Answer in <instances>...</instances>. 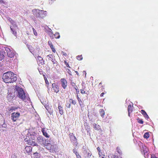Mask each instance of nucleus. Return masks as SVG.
I'll use <instances>...</instances> for the list:
<instances>
[{"label": "nucleus", "instance_id": "nucleus-46", "mask_svg": "<svg viewBox=\"0 0 158 158\" xmlns=\"http://www.w3.org/2000/svg\"><path fill=\"white\" fill-rule=\"evenodd\" d=\"M71 84H72V85L73 87H74V86H76V87H77V88H78V87H77V86L75 85V83L74 82H72L71 83Z\"/></svg>", "mask_w": 158, "mask_h": 158}, {"label": "nucleus", "instance_id": "nucleus-8", "mask_svg": "<svg viewBox=\"0 0 158 158\" xmlns=\"http://www.w3.org/2000/svg\"><path fill=\"white\" fill-rule=\"evenodd\" d=\"M70 138L72 142L73 143V145L74 146H77V139L73 135H71L70 136Z\"/></svg>", "mask_w": 158, "mask_h": 158}, {"label": "nucleus", "instance_id": "nucleus-40", "mask_svg": "<svg viewBox=\"0 0 158 158\" xmlns=\"http://www.w3.org/2000/svg\"><path fill=\"white\" fill-rule=\"evenodd\" d=\"M138 122L139 123L142 124H143V121L141 119H139V120L138 121Z\"/></svg>", "mask_w": 158, "mask_h": 158}, {"label": "nucleus", "instance_id": "nucleus-22", "mask_svg": "<svg viewBox=\"0 0 158 158\" xmlns=\"http://www.w3.org/2000/svg\"><path fill=\"white\" fill-rule=\"evenodd\" d=\"M47 31V32L49 35L50 37H53V38L54 37H53V35H52L53 33L52 32V30L51 29L48 28V30Z\"/></svg>", "mask_w": 158, "mask_h": 158}, {"label": "nucleus", "instance_id": "nucleus-63", "mask_svg": "<svg viewBox=\"0 0 158 158\" xmlns=\"http://www.w3.org/2000/svg\"><path fill=\"white\" fill-rule=\"evenodd\" d=\"M78 98H79V97H78V95H77V99H78Z\"/></svg>", "mask_w": 158, "mask_h": 158}, {"label": "nucleus", "instance_id": "nucleus-50", "mask_svg": "<svg viewBox=\"0 0 158 158\" xmlns=\"http://www.w3.org/2000/svg\"><path fill=\"white\" fill-rule=\"evenodd\" d=\"M52 50V51L54 52H56V50H55V49H54V48H53V47L52 48H51Z\"/></svg>", "mask_w": 158, "mask_h": 158}, {"label": "nucleus", "instance_id": "nucleus-7", "mask_svg": "<svg viewBox=\"0 0 158 158\" xmlns=\"http://www.w3.org/2000/svg\"><path fill=\"white\" fill-rule=\"evenodd\" d=\"M33 140H31V139H29L27 138H26L24 139V141L26 142H27V143L29 145L34 146H38V145L37 144L35 143L34 141H33Z\"/></svg>", "mask_w": 158, "mask_h": 158}, {"label": "nucleus", "instance_id": "nucleus-19", "mask_svg": "<svg viewBox=\"0 0 158 158\" xmlns=\"http://www.w3.org/2000/svg\"><path fill=\"white\" fill-rule=\"evenodd\" d=\"M47 57H49V59L51 60L53 64H55L56 63L55 62V59H53V57L52 55H49L47 56Z\"/></svg>", "mask_w": 158, "mask_h": 158}, {"label": "nucleus", "instance_id": "nucleus-3", "mask_svg": "<svg viewBox=\"0 0 158 158\" xmlns=\"http://www.w3.org/2000/svg\"><path fill=\"white\" fill-rule=\"evenodd\" d=\"M37 142L41 145L45 146L47 142H48V140L42 136H40L37 138Z\"/></svg>", "mask_w": 158, "mask_h": 158}, {"label": "nucleus", "instance_id": "nucleus-18", "mask_svg": "<svg viewBox=\"0 0 158 158\" xmlns=\"http://www.w3.org/2000/svg\"><path fill=\"white\" fill-rule=\"evenodd\" d=\"M32 148L29 146H27L25 147V150L27 153H29L31 151Z\"/></svg>", "mask_w": 158, "mask_h": 158}, {"label": "nucleus", "instance_id": "nucleus-57", "mask_svg": "<svg viewBox=\"0 0 158 158\" xmlns=\"http://www.w3.org/2000/svg\"><path fill=\"white\" fill-rule=\"evenodd\" d=\"M83 74H85V76H86V72H85V71H83Z\"/></svg>", "mask_w": 158, "mask_h": 158}, {"label": "nucleus", "instance_id": "nucleus-24", "mask_svg": "<svg viewBox=\"0 0 158 158\" xmlns=\"http://www.w3.org/2000/svg\"><path fill=\"white\" fill-rule=\"evenodd\" d=\"M99 113L101 116L103 118L105 114V112L104 110L102 109H100Z\"/></svg>", "mask_w": 158, "mask_h": 158}, {"label": "nucleus", "instance_id": "nucleus-58", "mask_svg": "<svg viewBox=\"0 0 158 158\" xmlns=\"http://www.w3.org/2000/svg\"><path fill=\"white\" fill-rule=\"evenodd\" d=\"M0 3H4V1L2 0H0Z\"/></svg>", "mask_w": 158, "mask_h": 158}, {"label": "nucleus", "instance_id": "nucleus-53", "mask_svg": "<svg viewBox=\"0 0 158 158\" xmlns=\"http://www.w3.org/2000/svg\"><path fill=\"white\" fill-rule=\"evenodd\" d=\"M104 94V93H101L100 94V96L102 97L103 96V95Z\"/></svg>", "mask_w": 158, "mask_h": 158}, {"label": "nucleus", "instance_id": "nucleus-27", "mask_svg": "<svg viewBox=\"0 0 158 158\" xmlns=\"http://www.w3.org/2000/svg\"><path fill=\"white\" fill-rule=\"evenodd\" d=\"M53 36H54V37L56 39H59L60 38V35L58 33L56 32Z\"/></svg>", "mask_w": 158, "mask_h": 158}, {"label": "nucleus", "instance_id": "nucleus-5", "mask_svg": "<svg viewBox=\"0 0 158 158\" xmlns=\"http://www.w3.org/2000/svg\"><path fill=\"white\" fill-rule=\"evenodd\" d=\"M5 51L6 52V54L8 57L12 58L15 55L14 52L11 50L10 48H5Z\"/></svg>", "mask_w": 158, "mask_h": 158}, {"label": "nucleus", "instance_id": "nucleus-41", "mask_svg": "<svg viewBox=\"0 0 158 158\" xmlns=\"http://www.w3.org/2000/svg\"><path fill=\"white\" fill-rule=\"evenodd\" d=\"M87 155L88 156V157L89 158H90L91 157L92 154L90 153H87Z\"/></svg>", "mask_w": 158, "mask_h": 158}, {"label": "nucleus", "instance_id": "nucleus-54", "mask_svg": "<svg viewBox=\"0 0 158 158\" xmlns=\"http://www.w3.org/2000/svg\"><path fill=\"white\" fill-rule=\"evenodd\" d=\"M151 158H158L157 157H156L155 156H152Z\"/></svg>", "mask_w": 158, "mask_h": 158}, {"label": "nucleus", "instance_id": "nucleus-6", "mask_svg": "<svg viewBox=\"0 0 158 158\" xmlns=\"http://www.w3.org/2000/svg\"><path fill=\"white\" fill-rule=\"evenodd\" d=\"M11 119L13 122H15L20 115V113L19 112H14L11 114Z\"/></svg>", "mask_w": 158, "mask_h": 158}, {"label": "nucleus", "instance_id": "nucleus-32", "mask_svg": "<svg viewBox=\"0 0 158 158\" xmlns=\"http://www.w3.org/2000/svg\"><path fill=\"white\" fill-rule=\"evenodd\" d=\"M17 109V108H16L15 107H11L10 108L9 110L10 111H13Z\"/></svg>", "mask_w": 158, "mask_h": 158}, {"label": "nucleus", "instance_id": "nucleus-61", "mask_svg": "<svg viewBox=\"0 0 158 158\" xmlns=\"http://www.w3.org/2000/svg\"><path fill=\"white\" fill-rule=\"evenodd\" d=\"M2 66V64L0 63V69H2V68H1V67Z\"/></svg>", "mask_w": 158, "mask_h": 158}, {"label": "nucleus", "instance_id": "nucleus-56", "mask_svg": "<svg viewBox=\"0 0 158 158\" xmlns=\"http://www.w3.org/2000/svg\"><path fill=\"white\" fill-rule=\"evenodd\" d=\"M74 88H75V89H76V92H77V87H76V86H74Z\"/></svg>", "mask_w": 158, "mask_h": 158}, {"label": "nucleus", "instance_id": "nucleus-12", "mask_svg": "<svg viewBox=\"0 0 158 158\" xmlns=\"http://www.w3.org/2000/svg\"><path fill=\"white\" fill-rule=\"evenodd\" d=\"M36 137V134L35 132H32L31 134H30V135L28 136V138L31 139V140H34Z\"/></svg>", "mask_w": 158, "mask_h": 158}, {"label": "nucleus", "instance_id": "nucleus-14", "mask_svg": "<svg viewBox=\"0 0 158 158\" xmlns=\"http://www.w3.org/2000/svg\"><path fill=\"white\" fill-rule=\"evenodd\" d=\"M45 146H46L45 148L48 150H53V146H52L50 143L47 142Z\"/></svg>", "mask_w": 158, "mask_h": 158}, {"label": "nucleus", "instance_id": "nucleus-25", "mask_svg": "<svg viewBox=\"0 0 158 158\" xmlns=\"http://www.w3.org/2000/svg\"><path fill=\"white\" fill-rule=\"evenodd\" d=\"M58 108L59 111L60 113L61 114H63V112L62 109V107L61 106L59 105Z\"/></svg>", "mask_w": 158, "mask_h": 158}, {"label": "nucleus", "instance_id": "nucleus-16", "mask_svg": "<svg viewBox=\"0 0 158 158\" xmlns=\"http://www.w3.org/2000/svg\"><path fill=\"white\" fill-rule=\"evenodd\" d=\"M142 148H143V151L144 154L145 155L146 154H147V155L148 154V148L145 146H142Z\"/></svg>", "mask_w": 158, "mask_h": 158}, {"label": "nucleus", "instance_id": "nucleus-51", "mask_svg": "<svg viewBox=\"0 0 158 158\" xmlns=\"http://www.w3.org/2000/svg\"><path fill=\"white\" fill-rule=\"evenodd\" d=\"M45 83L46 84H48V85L49 84V82L47 79H46V80L45 79Z\"/></svg>", "mask_w": 158, "mask_h": 158}, {"label": "nucleus", "instance_id": "nucleus-62", "mask_svg": "<svg viewBox=\"0 0 158 158\" xmlns=\"http://www.w3.org/2000/svg\"><path fill=\"white\" fill-rule=\"evenodd\" d=\"M75 72L77 74V75H78V73L77 71H75Z\"/></svg>", "mask_w": 158, "mask_h": 158}, {"label": "nucleus", "instance_id": "nucleus-35", "mask_svg": "<svg viewBox=\"0 0 158 158\" xmlns=\"http://www.w3.org/2000/svg\"><path fill=\"white\" fill-rule=\"evenodd\" d=\"M48 44L51 48L53 47L52 43L51 41H48Z\"/></svg>", "mask_w": 158, "mask_h": 158}, {"label": "nucleus", "instance_id": "nucleus-44", "mask_svg": "<svg viewBox=\"0 0 158 158\" xmlns=\"http://www.w3.org/2000/svg\"><path fill=\"white\" fill-rule=\"evenodd\" d=\"M8 20L10 23L12 22L13 20L10 18H8Z\"/></svg>", "mask_w": 158, "mask_h": 158}, {"label": "nucleus", "instance_id": "nucleus-11", "mask_svg": "<svg viewBox=\"0 0 158 158\" xmlns=\"http://www.w3.org/2000/svg\"><path fill=\"white\" fill-rule=\"evenodd\" d=\"M61 82L62 87L64 89H65L67 85V82L64 79H61Z\"/></svg>", "mask_w": 158, "mask_h": 158}, {"label": "nucleus", "instance_id": "nucleus-37", "mask_svg": "<svg viewBox=\"0 0 158 158\" xmlns=\"http://www.w3.org/2000/svg\"><path fill=\"white\" fill-rule=\"evenodd\" d=\"M32 29H33L34 34V35H37V32H36V30L34 28H33Z\"/></svg>", "mask_w": 158, "mask_h": 158}, {"label": "nucleus", "instance_id": "nucleus-2", "mask_svg": "<svg viewBox=\"0 0 158 158\" xmlns=\"http://www.w3.org/2000/svg\"><path fill=\"white\" fill-rule=\"evenodd\" d=\"M15 89L18 92L17 96L18 97L23 101L28 100L27 94L26 93L22 88L19 86H16Z\"/></svg>", "mask_w": 158, "mask_h": 158}, {"label": "nucleus", "instance_id": "nucleus-20", "mask_svg": "<svg viewBox=\"0 0 158 158\" xmlns=\"http://www.w3.org/2000/svg\"><path fill=\"white\" fill-rule=\"evenodd\" d=\"M133 106H131V105H129L128 107V115L130 116V114L132 111Z\"/></svg>", "mask_w": 158, "mask_h": 158}, {"label": "nucleus", "instance_id": "nucleus-47", "mask_svg": "<svg viewBox=\"0 0 158 158\" xmlns=\"http://www.w3.org/2000/svg\"><path fill=\"white\" fill-rule=\"evenodd\" d=\"M73 152L75 154H76L77 153V151L75 149H73Z\"/></svg>", "mask_w": 158, "mask_h": 158}, {"label": "nucleus", "instance_id": "nucleus-1", "mask_svg": "<svg viewBox=\"0 0 158 158\" xmlns=\"http://www.w3.org/2000/svg\"><path fill=\"white\" fill-rule=\"evenodd\" d=\"M3 81L6 83H13L17 80L16 75L10 71L4 73L2 76Z\"/></svg>", "mask_w": 158, "mask_h": 158}, {"label": "nucleus", "instance_id": "nucleus-64", "mask_svg": "<svg viewBox=\"0 0 158 158\" xmlns=\"http://www.w3.org/2000/svg\"><path fill=\"white\" fill-rule=\"evenodd\" d=\"M87 129H89V127H87Z\"/></svg>", "mask_w": 158, "mask_h": 158}, {"label": "nucleus", "instance_id": "nucleus-10", "mask_svg": "<svg viewBox=\"0 0 158 158\" xmlns=\"http://www.w3.org/2000/svg\"><path fill=\"white\" fill-rule=\"evenodd\" d=\"M38 12H39V14H40V17L42 18L44 16H46V11L43 10H40L38 9H37V10Z\"/></svg>", "mask_w": 158, "mask_h": 158}, {"label": "nucleus", "instance_id": "nucleus-55", "mask_svg": "<svg viewBox=\"0 0 158 158\" xmlns=\"http://www.w3.org/2000/svg\"><path fill=\"white\" fill-rule=\"evenodd\" d=\"M11 158H16V157L15 156H11Z\"/></svg>", "mask_w": 158, "mask_h": 158}, {"label": "nucleus", "instance_id": "nucleus-49", "mask_svg": "<svg viewBox=\"0 0 158 158\" xmlns=\"http://www.w3.org/2000/svg\"><path fill=\"white\" fill-rule=\"evenodd\" d=\"M113 158H119L118 156L117 155H113Z\"/></svg>", "mask_w": 158, "mask_h": 158}, {"label": "nucleus", "instance_id": "nucleus-31", "mask_svg": "<svg viewBox=\"0 0 158 158\" xmlns=\"http://www.w3.org/2000/svg\"><path fill=\"white\" fill-rule=\"evenodd\" d=\"M69 102L71 103L72 104L75 105L76 103V101L73 100V99H70L69 100Z\"/></svg>", "mask_w": 158, "mask_h": 158}, {"label": "nucleus", "instance_id": "nucleus-34", "mask_svg": "<svg viewBox=\"0 0 158 158\" xmlns=\"http://www.w3.org/2000/svg\"><path fill=\"white\" fill-rule=\"evenodd\" d=\"M70 103H71L70 102L66 103V106L68 108H70L71 106Z\"/></svg>", "mask_w": 158, "mask_h": 158}, {"label": "nucleus", "instance_id": "nucleus-30", "mask_svg": "<svg viewBox=\"0 0 158 158\" xmlns=\"http://www.w3.org/2000/svg\"><path fill=\"white\" fill-rule=\"evenodd\" d=\"M53 89L54 91L56 93H57L59 91V89L57 85L53 88Z\"/></svg>", "mask_w": 158, "mask_h": 158}, {"label": "nucleus", "instance_id": "nucleus-9", "mask_svg": "<svg viewBox=\"0 0 158 158\" xmlns=\"http://www.w3.org/2000/svg\"><path fill=\"white\" fill-rule=\"evenodd\" d=\"M6 55V52L4 49H2L0 51V60H2Z\"/></svg>", "mask_w": 158, "mask_h": 158}, {"label": "nucleus", "instance_id": "nucleus-43", "mask_svg": "<svg viewBox=\"0 0 158 158\" xmlns=\"http://www.w3.org/2000/svg\"><path fill=\"white\" fill-rule=\"evenodd\" d=\"M75 154L77 158H81V156L78 153H77L76 154Z\"/></svg>", "mask_w": 158, "mask_h": 158}, {"label": "nucleus", "instance_id": "nucleus-48", "mask_svg": "<svg viewBox=\"0 0 158 158\" xmlns=\"http://www.w3.org/2000/svg\"><path fill=\"white\" fill-rule=\"evenodd\" d=\"M80 91L81 93L82 94H83L85 93V91L82 89H81Z\"/></svg>", "mask_w": 158, "mask_h": 158}, {"label": "nucleus", "instance_id": "nucleus-13", "mask_svg": "<svg viewBox=\"0 0 158 158\" xmlns=\"http://www.w3.org/2000/svg\"><path fill=\"white\" fill-rule=\"evenodd\" d=\"M42 131L43 133V135L46 138H49L50 137L49 135L47 132V130H46L44 128L42 129Z\"/></svg>", "mask_w": 158, "mask_h": 158}, {"label": "nucleus", "instance_id": "nucleus-39", "mask_svg": "<svg viewBox=\"0 0 158 158\" xmlns=\"http://www.w3.org/2000/svg\"><path fill=\"white\" fill-rule=\"evenodd\" d=\"M2 127H4L6 128L7 127V125L6 124L5 122L2 125Z\"/></svg>", "mask_w": 158, "mask_h": 158}, {"label": "nucleus", "instance_id": "nucleus-36", "mask_svg": "<svg viewBox=\"0 0 158 158\" xmlns=\"http://www.w3.org/2000/svg\"><path fill=\"white\" fill-rule=\"evenodd\" d=\"M77 59L78 60H81L82 59V57L81 55V56H77Z\"/></svg>", "mask_w": 158, "mask_h": 158}, {"label": "nucleus", "instance_id": "nucleus-59", "mask_svg": "<svg viewBox=\"0 0 158 158\" xmlns=\"http://www.w3.org/2000/svg\"><path fill=\"white\" fill-rule=\"evenodd\" d=\"M66 65L67 67L70 68V67L68 64H66Z\"/></svg>", "mask_w": 158, "mask_h": 158}, {"label": "nucleus", "instance_id": "nucleus-42", "mask_svg": "<svg viewBox=\"0 0 158 158\" xmlns=\"http://www.w3.org/2000/svg\"><path fill=\"white\" fill-rule=\"evenodd\" d=\"M119 150V148L118 147H117L116 149V151L117 152L120 154H121L122 153L121 152H120Z\"/></svg>", "mask_w": 158, "mask_h": 158}, {"label": "nucleus", "instance_id": "nucleus-38", "mask_svg": "<svg viewBox=\"0 0 158 158\" xmlns=\"http://www.w3.org/2000/svg\"><path fill=\"white\" fill-rule=\"evenodd\" d=\"M66 71L70 75H71V71H70V70L69 69H67L66 70Z\"/></svg>", "mask_w": 158, "mask_h": 158}, {"label": "nucleus", "instance_id": "nucleus-29", "mask_svg": "<svg viewBox=\"0 0 158 158\" xmlns=\"http://www.w3.org/2000/svg\"><path fill=\"white\" fill-rule=\"evenodd\" d=\"M149 136V134L148 132L145 133L143 136L146 139H148Z\"/></svg>", "mask_w": 158, "mask_h": 158}, {"label": "nucleus", "instance_id": "nucleus-17", "mask_svg": "<svg viewBox=\"0 0 158 158\" xmlns=\"http://www.w3.org/2000/svg\"><path fill=\"white\" fill-rule=\"evenodd\" d=\"M141 112L142 114L143 115L144 117L146 119H148L149 118V116L147 114L146 112L143 110H141Z\"/></svg>", "mask_w": 158, "mask_h": 158}, {"label": "nucleus", "instance_id": "nucleus-52", "mask_svg": "<svg viewBox=\"0 0 158 158\" xmlns=\"http://www.w3.org/2000/svg\"><path fill=\"white\" fill-rule=\"evenodd\" d=\"M108 157L109 158H113V155H110V156H108Z\"/></svg>", "mask_w": 158, "mask_h": 158}, {"label": "nucleus", "instance_id": "nucleus-60", "mask_svg": "<svg viewBox=\"0 0 158 158\" xmlns=\"http://www.w3.org/2000/svg\"><path fill=\"white\" fill-rule=\"evenodd\" d=\"M49 113H50V114H52V111H50V112H49Z\"/></svg>", "mask_w": 158, "mask_h": 158}, {"label": "nucleus", "instance_id": "nucleus-45", "mask_svg": "<svg viewBox=\"0 0 158 158\" xmlns=\"http://www.w3.org/2000/svg\"><path fill=\"white\" fill-rule=\"evenodd\" d=\"M57 85L55 83H53L52 85V86L53 89L55 88V87Z\"/></svg>", "mask_w": 158, "mask_h": 158}, {"label": "nucleus", "instance_id": "nucleus-28", "mask_svg": "<svg viewBox=\"0 0 158 158\" xmlns=\"http://www.w3.org/2000/svg\"><path fill=\"white\" fill-rule=\"evenodd\" d=\"M77 100L81 106H83V105L82 104V102L81 100V99L79 98H78Z\"/></svg>", "mask_w": 158, "mask_h": 158}, {"label": "nucleus", "instance_id": "nucleus-33", "mask_svg": "<svg viewBox=\"0 0 158 158\" xmlns=\"http://www.w3.org/2000/svg\"><path fill=\"white\" fill-rule=\"evenodd\" d=\"M27 46V48L30 51V52H32L31 51V48H32V47L28 45L27 44H26Z\"/></svg>", "mask_w": 158, "mask_h": 158}, {"label": "nucleus", "instance_id": "nucleus-21", "mask_svg": "<svg viewBox=\"0 0 158 158\" xmlns=\"http://www.w3.org/2000/svg\"><path fill=\"white\" fill-rule=\"evenodd\" d=\"M93 125L94 127L96 130H98L101 129L100 126L98 125L96 123H94Z\"/></svg>", "mask_w": 158, "mask_h": 158}, {"label": "nucleus", "instance_id": "nucleus-23", "mask_svg": "<svg viewBox=\"0 0 158 158\" xmlns=\"http://www.w3.org/2000/svg\"><path fill=\"white\" fill-rule=\"evenodd\" d=\"M37 58L38 60L40 61V63L42 65H43L44 64V61L43 60V58L41 57L38 56Z\"/></svg>", "mask_w": 158, "mask_h": 158}, {"label": "nucleus", "instance_id": "nucleus-26", "mask_svg": "<svg viewBox=\"0 0 158 158\" xmlns=\"http://www.w3.org/2000/svg\"><path fill=\"white\" fill-rule=\"evenodd\" d=\"M97 149L98 150V154H99V155L100 156H101L102 155L104 156V155L102 154V153L101 152V150L100 149V148H99V147H98L97 148Z\"/></svg>", "mask_w": 158, "mask_h": 158}, {"label": "nucleus", "instance_id": "nucleus-4", "mask_svg": "<svg viewBox=\"0 0 158 158\" xmlns=\"http://www.w3.org/2000/svg\"><path fill=\"white\" fill-rule=\"evenodd\" d=\"M10 23L11 24V25L10 27V30L12 31L13 34L16 36L17 34L16 30L17 29H18V27L16 25V22L14 21Z\"/></svg>", "mask_w": 158, "mask_h": 158}, {"label": "nucleus", "instance_id": "nucleus-15", "mask_svg": "<svg viewBox=\"0 0 158 158\" xmlns=\"http://www.w3.org/2000/svg\"><path fill=\"white\" fill-rule=\"evenodd\" d=\"M37 9H34L32 10V12L33 14L36 16L37 17H40V14H39V12H38L37 11Z\"/></svg>", "mask_w": 158, "mask_h": 158}]
</instances>
